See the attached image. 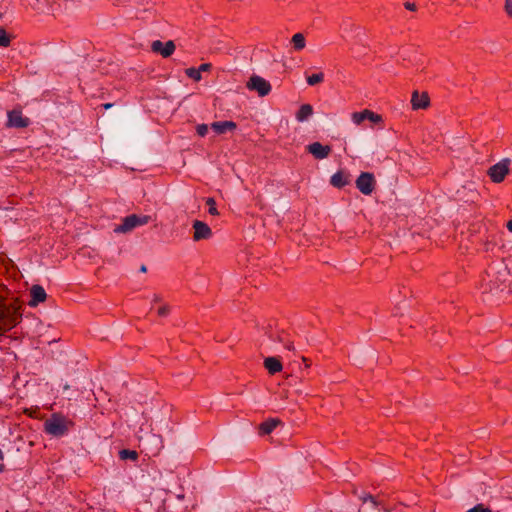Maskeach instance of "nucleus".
Wrapping results in <instances>:
<instances>
[{
	"instance_id": "f257e3e1",
	"label": "nucleus",
	"mask_w": 512,
	"mask_h": 512,
	"mask_svg": "<svg viewBox=\"0 0 512 512\" xmlns=\"http://www.w3.org/2000/svg\"><path fill=\"white\" fill-rule=\"evenodd\" d=\"M508 271L502 262H495L486 271V278L481 285L482 293L492 297L502 298L508 293Z\"/></svg>"
},
{
	"instance_id": "f03ea898",
	"label": "nucleus",
	"mask_w": 512,
	"mask_h": 512,
	"mask_svg": "<svg viewBox=\"0 0 512 512\" xmlns=\"http://www.w3.org/2000/svg\"><path fill=\"white\" fill-rule=\"evenodd\" d=\"M71 422L64 416L53 414L44 422L47 434L53 437H62L69 432Z\"/></svg>"
},
{
	"instance_id": "7ed1b4c3",
	"label": "nucleus",
	"mask_w": 512,
	"mask_h": 512,
	"mask_svg": "<svg viewBox=\"0 0 512 512\" xmlns=\"http://www.w3.org/2000/svg\"><path fill=\"white\" fill-rule=\"evenodd\" d=\"M150 216H138L136 214H131L122 219V223L117 225L114 228L115 233H128L131 232L138 226L145 225L149 222Z\"/></svg>"
},
{
	"instance_id": "20e7f679",
	"label": "nucleus",
	"mask_w": 512,
	"mask_h": 512,
	"mask_svg": "<svg viewBox=\"0 0 512 512\" xmlns=\"http://www.w3.org/2000/svg\"><path fill=\"white\" fill-rule=\"evenodd\" d=\"M247 88L257 92L260 97H265L271 92V84L261 76L253 75L247 82Z\"/></svg>"
},
{
	"instance_id": "39448f33",
	"label": "nucleus",
	"mask_w": 512,
	"mask_h": 512,
	"mask_svg": "<svg viewBox=\"0 0 512 512\" xmlns=\"http://www.w3.org/2000/svg\"><path fill=\"white\" fill-rule=\"evenodd\" d=\"M509 165L510 160L508 159H504L493 165L488 171V175L490 176L491 180L495 183L502 182L509 172Z\"/></svg>"
},
{
	"instance_id": "423d86ee",
	"label": "nucleus",
	"mask_w": 512,
	"mask_h": 512,
	"mask_svg": "<svg viewBox=\"0 0 512 512\" xmlns=\"http://www.w3.org/2000/svg\"><path fill=\"white\" fill-rule=\"evenodd\" d=\"M351 120L357 126L361 125L365 120H368L374 124L383 122V118L381 115L369 109H364L360 112H353L351 114Z\"/></svg>"
},
{
	"instance_id": "0eeeda50",
	"label": "nucleus",
	"mask_w": 512,
	"mask_h": 512,
	"mask_svg": "<svg viewBox=\"0 0 512 512\" xmlns=\"http://www.w3.org/2000/svg\"><path fill=\"white\" fill-rule=\"evenodd\" d=\"M356 187L364 195H370L375 188V179L373 174L362 172L356 180Z\"/></svg>"
},
{
	"instance_id": "6e6552de",
	"label": "nucleus",
	"mask_w": 512,
	"mask_h": 512,
	"mask_svg": "<svg viewBox=\"0 0 512 512\" xmlns=\"http://www.w3.org/2000/svg\"><path fill=\"white\" fill-rule=\"evenodd\" d=\"M7 125L13 128H25L30 124V119L24 117L19 110L9 111Z\"/></svg>"
},
{
	"instance_id": "1a4fd4ad",
	"label": "nucleus",
	"mask_w": 512,
	"mask_h": 512,
	"mask_svg": "<svg viewBox=\"0 0 512 512\" xmlns=\"http://www.w3.org/2000/svg\"><path fill=\"white\" fill-rule=\"evenodd\" d=\"M193 229H194V235H193L194 241L209 239L212 236L211 228L206 223H204L200 220H195L193 222Z\"/></svg>"
},
{
	"instance_id": "9d476101",
	"label": "nucleus",
	"mask_w": 512,
	"mask_h": 512,
	"mask_svg": "<svg viewBox=\"0 0 512 512\" xmlns=\"http://www.w3.org/2000/svg\"><path fill=\"white\" fill-rule=\"evenodd\" d=\"M307 151L315 159L322 160L329 156L331 147L329 145H322L320 142H313L307 146Z\"/></svg>"
},
{
	"instance_id": "9b49d317",
	"label": "nucleus",
	"mask_w": 512,
	"mask_h": 512,
	"mask_svg": "<svg viewBox=\"0 0 512 512\" xmlns=\"http://www.w3.org/2000/svg\"><path fill=\"white\" fill-rule=\"evenodd\" d=\"M153 52L160 54L163 57H169L175 50V44L172 40L167 41L165 44L160 40H155L151 43Z\"/></svg>"
},
{
	"instance_id": "f8f14e48",
	"label": "nucleus",
	"mask_w": 512,
	"mask_h": 512,
	"mask_svg": "<svg viewBox=\"0 0 512 512\" xmlns=\"http://www.w3.org/2000/svg\"><path fill=\"white\" fill-rule=\"evenodd\" d=\"M31 300L29 301V306L36 307L39 303L43 302L47 294L44 290V288L40 285H34L32 286L30 290Z\"/></svg>"
},
{
	"instance_id": "ddd939ff",
	"label": "nucleus",
	"mask_w": 512,
	"mask_h": 512,
	"mask_svg": "<svg viewBox=\"0 0 512 512\" xmlns=\"http://www.w3.org/2000/svg\"><path fill=\"white\" fill-rule=\"evenodd\" d=\"M411 104L415 110L425 109L429 105V97L426 93L419 94L417 91H415L412 94Z\"/></svg>"
},
{
	"instance_id": "4468645a",
	"label": "nucleus",
	"mask_w": 512,
	"mask_h": 512,
	"mask_svg": "<svg viewBox=\"0 0 512 512\" xmlns=\"http://www.w3.org/2000/svg\"><path fill=\"white\" fill-rule=\"evenodd\" d=\"M264 367L270 374H276L282 370V363L276 357H267L264 360Z\"/></svg>"
},
{
	"instance_id": "2eb2a0df",
	"label": "nucleus",
	"mask_w": 512,
	"mask_h": 512,
	"mask_svg": "<svg viewBox=\"0 0 512 512\" xmlns=\"http://www.w3.org/2000/svg\"><path fill=\"white\" fill-rule=\"evenodd\" d=\"M313 115V107L310 104H303L300 106L295 117L298 122H304Z\"/></svg>"
},
{
	"instance_id": "dca6fc26",
	"label": "nucleus",
	"mask_w": 512,
	"mask_h": 512,
	"mask_svg": "<svg viewBox=\"0 0 512 512\" xmlns=\"http://www.w3.org/2000/svg\"><path fill=\"white\" fill-rule=\"evenodd\" d=\"M330 183L336 188H342L349 183V179L344 172L338 171L332 175Z\"/></svg>"
},
{
	"instance_id": "f3484780",
	"label": "nucleus",
	"mask_w": 512,
	"mask_h": 512,
	"mask_svg": "<svg viewBox=\"0 0 512 512\" xmlns=\"http://www.w3.org/2000/svg\"><path fill=\"white\" fill-rule=\"evenodd\" d=\"M279 423L280 421L274 418L264 421L259 427L260 433L263 435L271 433Z\"/></svg>"
},
{
	"instance_id": "a211bd4d",
	"label": "nucleus",
	"mask_w": 512,
	"mask_h": 512,
	"mask_svg": "<svg viewBox=\"0 0 512 512\" xmlns=\"http://www.w3.org/2000/svg\"><path fill=\"white\" fill-rule=\"evenodd\" d=\"M291 44L295 51H301L306 46L305 36L302 33H296L291 38Z\"/></svg>"
},
{
	"instance_id": "6ab92c4d",
	"label": "nucleus",
	"mask_w": 512,
	"mask_h": 512,
	"mask_svg": "<svg viewBox=\"0 0 512 512\" xmlns=\"http://www.w3.org/2000/svg\"><path fill=\"white\" fill-rule=\"evenodd\" d=\"M120 459L122 460H137L138 453L134 450L123 449L119 452Z\"/></svg>"
},
{
	"instance_id": "aec40b11",
	"label": "nucleus",
	"mask_w": 512,
	"mask_h": 512,
	"mask_svg": "<svg viewBox=\"0 0 512 512\" xmlns=\"http://www.w3.org/2000/svg\"><path fill=\"white\" fill-rule=\"evenodd\" d=\"M324 80V74L322 72L315 73L310 76H307L306 81L307 84L310 86H315L319 83H321Z\"/></svg>"
},
{
	"instance_id": "412c9836",
	"label": "nucleus",
	"mask_w": 512,
	"mask_h": 512,
	"mask_svg": "<svg viewBox=\"0 0 512 512\" xmlns=\"http://www.w3.org/2000/svg\"><path fill=\"white\" fill-rule=\"evenodd\" d=\"M186 75L195 81H199L201 79L200 70L193 67L186 69Z\"/></svg>"
},
{
	"instance_id": "4be33fe9",
	"label": "nucleus",
	"mask_w": 512,
	"mask_h": 512,
	"mask_svg": "<svg viewBox=\"0 0 512 512\" xmlns=\"http://www.w3.org/2000/svg\"><path fill=\"white\" fill-rule=\"evenodd\" d=\"M10 44V38L6 31L0 27V47H7Z\"/></svg>"
},
{
	"instance_id": "5701e85b",
	"label": "nucleus",
	"mask_w": 512,
	"mask_h": 512,
	"mask_svg": "<svg viewBox=\"0 0 512 512\" xmlns=\"http://www.w3.org/2000/svg\"><path fill=\"white\" fill-rule=\"evenodd\" d=\"M206 204L209 206V209H208L209 214H211V215L219 214L216 209L215 200L213 198H207Z\"/></svg>"
},
{
	"instance_id": "b1692460",
	"label": "nucleus",
	"mask_w": 512,
	"mask_h": 512,
	"mask_svg": "<svg viewBox=\"0 0 512 512\" xmlns=\"http://www.w3.org/2000/svg\"><path fill=\"white\" fill-rule=\"evenodd\" d=\"M211 128L217 133L222 134L224 133V121H217L214 122L211 126Z\"/></svg>"
},
{
	"instance_id": "393cba45",
	"label": "nucleus",
	"mask_w": 512,
	"mask_h": 512,
	"mask_svg": "<svg viewBox=\"0 0 512 512\" xmlns=\"http://www.w3.org/2000/svg\"><path fill=\"white\" fill-rule=\"evenodd\" d=\"M503 10L512 19V0H504Z\"/></svg>"
},
{
	"instance_id": "a878e982",
	"label": "nucleus",
	"mask_w": 512,
	"mask_h": 512,
	"mask_svg": "<svg viewBox=\"0 0 512 512\" xmlns=\"http://www.w3.org/2000/svg\"><path fill=\"white\" fill-rule=\"evenodd\" d=\"M467 512H492L489 508L485 507L483 504H478L473 508L469 509Z\"/></svg>"
},
{
	"instance_id": "bb28decb",
	"label": "nucleus",
	"mask_w": 512,
	"mask_h": 512,
	"mask_svg": "<svg viewBox=\"0 0 512 512\" xmlns=\"http://www.w3.org/2000/svg\"><path fill=\"white\" fill-rule=\"evenodd\" d=\"M207 132H208V126L206 124H202L197 127V133L200 136H205Z\"/></svg>"
},
{
	"instance_id": "cd10ccee",
	"label": "nucleus",
	"mask_w": 512,
	"mask_h": 512,
	"mask_svg": "<svg viewBox=\"0 0 512 512\" xmlns=\"http://www.w3.org/2000/svg\"><path fill=\"white\" fill-rule=\"evenodd\" d=\"M170 308L167 305H164L158 309V314L160 316H166L169 312Z\"/></svg>"
},
{
	"instance_id": "c85d7f7f",
	"label": "nucleus",
	"mask_w": 512,
	"mask_h": 512,
	"mask_svg": "<svg viewBox=\"0 0 512 512\" xmlns=\"http://www.w3.org/2000/svg\"><path fill=\"white\" fill-rule=\"evenodd\" d=\"M404 7L407 9V10H410V11H415L417 9L416 7V4L415 3H411V2H406L404 4Z\"/></svg>"
},
{
	"instance_id": "c756f323",
	"label": "nucleus",
	"mask_w": 512,
	"mask_h": 512,
	"mask_svg": "<svg viewBox=\"0 0 512 512\" xmlns=\"http://www.w3.org/2000/svg\"><path fill=\"white\" fill-rule=\"evenodd\" d=\"M235 128H236V124L234 122L226 121V132L227 131H232Z\"/></svg>"
},
{
	"instance_id": "7c9ffc66",
	"label": "nucleus",
	"mask_w": 512,
	"mask_h": 512,
	"mask_svg": "<svg viewBox=\"0 0 512 512\" xmlns=\"http://www.w3.org/2000/svg\"><path fill=\"white\" fill-rule=\"evenodd\" d=\"M210 67H211V64L205 63V64L200 65L198 70H200V73H201L202 71H207Z\"/></svg>"
},
{
	"instance_id": "2f4dec72",
	"label": "nucleus",
	"mask_w": 512,
	"mask_h": 512,
	"mask_svg": "<svg viewBox=\"0 0 512 512\" xmlns=\"http://www.w3.org/2000/svg\"><path fill=\"white\" fill-rule=\"evenodd\" d=\"M506 227L510 232H512V219L507 222Z\"/></svg>"
},
{
	"instance_id": "473e14b6",
	"label": "nucleus",
	"mask_w": 512,
	"mask_h": 512,
	"mask_svg": "<svg viewBox=\"0 0 512 512\" xmlns=\"http://www.w3.org/2000/svg\"><path fill=\"white\" fill-rule=\"evenodd\" d=\"M367 500H370L371 502H373L375 504V500H374V497L369 495L368 497L364 498V501H367Z\"/></svg>"
},
{
	"instance_id": "72a5a7b5",
	"label": "nucleus",
	"mask_w": 512,
	"mask_h": 512,
	"mask_svg": "<svg viewBox=\"0 0 512 512\" xmlns=\"http://www.w3.org/2000/svg\"><path fill=\"white\" fill-rule=\"evenodd\" d=\"M147 271V267L145 265L140 266V272L145 273Z\"/></svg>"
},
{
	"instance_id": "f704fd0d",
	"label": "nucleus",
	"mask_w": 512,
	"mask_h": 512,
	"mask_svg": "<svg viewBox=\"0 0 512 512\" xmlns=\"http://www.w3.org/2000/svg\"><path fill=\"white\" fill-rule=\"evenodd\" d=\"M111 106H112V104H111V103L104 104V108H105V109H108V108H110Z\"/></svg>"
},
{
	"instance_id": "c9c22d12",
	"label": "nucleus",
	"mask_w": 512,
	"mask_h": 512,
	"mask_svg": "<svg viewBox=\"0 0 512 512\" xmlns=\"http://www.w3.org/2000/svg\"><path fill=\"white\" fill-rule=\"evenodd\" d=\"M4 459L3 452L0 450V461Z\"/></svg>"
},
{
	"instance_id": "e433bc0d",
	"label": "nucleus",
	"mask_w": 512,
	"mask_h": 512,
	"mask_svg": "<svg viewBox=\"0 0 512 512\" xmlns=\"http://www.w3.org/2000/svg\"><path fill=\"white\" fill-rule=\"evenodd\" d=\"M4 470V465L0 464V473Z\"/></svg>"
},
{
	"instance_id": "4c0bfd02",
	"label": "nucleus",
	"mask_w": 512,
	"mask_h": 512,
	"mask_svg": "<svg viewBox=\"0 0 512 512\" xmlns=\"http://www.w3.org/2000/svg\"><path fill=\"white\" fill-rule=\"evenodd\" d=\"M286 347H287V349H289V350H290V349H292L291 345H287Z\"/></svg>"
},
{
	"instance_id": "58836bf2",
	"label": "nucleus",
	"mask_w": 512,
	"mask_h": 512,
	"mask_svg": "<svg viewBox=\"0 0 512 512\" xmlns=\"http://www.w3.org/2000/svg\"><path fill=\"white\" fill-rule=\"evenodd\" d=\"M154 301H159V298L155 296Z\"/></svg>"
},
{
	"instance_id": "ea45409f",
	"label": "nucleus",
	"mask_w": 512,
	"mask_h": 512,
	"mask_svg": "<svg viewBox=\"0 0 512 512\" xmlns=\"http://www.w3.org/2000/svg\"><path fill=\"white\" fill-rule=\"evenodd\" d=\"M3 18V13L0 12V20Z\"/></svg>"
}]
</instances>
